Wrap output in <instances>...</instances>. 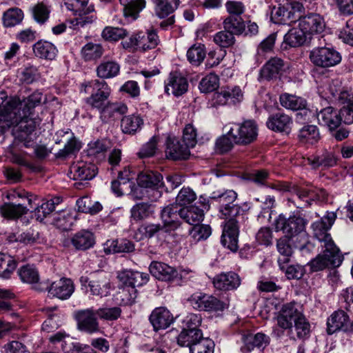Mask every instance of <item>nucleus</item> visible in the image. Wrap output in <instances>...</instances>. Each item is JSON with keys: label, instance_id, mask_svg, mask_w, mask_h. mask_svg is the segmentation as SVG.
<instances>
[{"label": "nucleus", "instance_id": "nucleus-1", "mask_svg": "<svg viewBox=\"0 0 353 353\" xmlns=\"http://www.w3.org/2000/svg\"><path fill=\"white\" fill-rule=\"evenodd\" d=\"M43 94L36 91L27 98L21 101L18 97H7L4 94L0 97V134L10 128V125L16 122V114L14 112L8 114V110H20L21 112L32 114L34 108L40 105L43 99Z\"/></svg>", "mask_w": 353, "mask_h": 353}, {"label": "nucleus", "instance_id": "nucleus-2", "mask_svg": "<svg viewBox=\"0 0 353 353\" xmlns=\"http://www.w3.org/2000/svg\"><path fill=\"white\" fill-rule=\"evenodd\" d=\"M276 320L278 326L283 330L292 329L294 322V328L298 339H305L309 336L310 325L295 303L284 304L279 312Z\"/></svg>", "mask_w": 353, "mask_h": 353}, {"label": "nucleus", "instance_id": "nucleus-3", "mask_svg": "<svg viewBox=\"0 0 353 353\" xmlns=\"http://www.w3.org/2000/svg\"><path fill=\"white\" fill-rule=\"evenodd\" d=\"M307 220L299 214H293L287 217L281 214L274 220V225L276 232H282L283 236L296 240L303 248L307 242L305 230Z\"/></svg>", "mask_w": 353, "mask_h": 353}, {"label": "nucleus", "instance_id": "nucleus-4", "mask_svg": "<svg viewBox=\"0 0 353 353\" xmlns=\"http://www.w3.org/2000/svg\"><path fill=\"white\" fill-rule=\"evenodd\" d=\"M8 114L14 112L16 114V122H14L11 127L16 128L15 131L18 133V139L26 148H30L34 144L35 134H33L37 127L40 125L41 119L39 117H32V114L28 112H23L20 110H8Z\"/></svg>", "mask_w": 353, "mask_h": 353}, {"label": "nucleus", "instance_id": "nucleus-5", "mask_svg": "<svg viewBox=\"0 0 353 353\" xmlns=\"http://www.w3.org/2000/svg\"><path fill=\"white\" fill-rule=\"evenodd\" d=\"M81 93L90 94L85 99L87 105L93 109L99 110L109 102L111 89L103 80L93 79L85 81L81 85Z\"/></svg>", "mask_w": 353, "mask_h": 353}, {"label": "nucleus", "instance_id": "nucleus-6", "mask_svg": "<svg viewBox=\"0 0 353 353\" xmlns=\"http://www.w3.org/2000/svg\"><path fill=\"white\" fill-rule=\"evenodd\" d=\"M210 199L218 203L221 218L245 221L243 210L234 203L237 199V193L235 191L228 190L222 193L213 192Z\"/></svg>", "mask_w": 353, "mask_h": 353}, {"label": "nucleus", "instance_id": "nucleus-7", "mask_svg": "<svg viewBox=\"0 0 353 353\" xmlns=\"http://www.w3.org/2000/svg\"><path fill=\"white\" fill-rule=\"evenodd\" d=\"M224 129H228V134L236 145H249L253 143L258 136V125L254 120L229 123Z\"/></svg>", "mask_w": 353, "mask_h": 353}, {"label": "nucleus", "instance_id": "nucleus-8", "mask_svg": "<svg viewBox=\"0 0 353 353\" xmlns=\"http://www.w3.org/2000/svg\"><path fill=\"white\" fill-rule=\"evenodd\" d=\"M159 42L157 32L151 30L133 34L128 39L121 41V45L129 52L135 50L145 52L154 49Z\"/></svg>", "mask_w": 353, "mask_h": 353}, {"label": "nucleus", "instance_id": "nucleus-9", "mask_svg": "<svg viewBox=\"0 0 353 353\" xmlns=\"http://www.w3.org/2000/svg\"><path fill=\"white\" fill-rule=\"evenodd\" d=\"M90 0H68L67 8L73 12L75 16L72 23L74 26L84 27L94 21V5L89 3Z\"/></svg>", "mask_w": 353, "mask_h": 353}, {"label": "nucleus", "instance_id": "nucleus-10", "mask_svg": "<svg viewBox=\"0 0 353 353\" xmlns=\"http://www.w3.org/2000/svg\"><path fill=\"white\" fill-rule=\"evenodd\" d=\"M310 61L316 67L329 68L341 61V55L334 48L330 46L316 47L310 52Z\"/></svg>", "mask_w": 353, "mask_h": 353}, {"label": "nucleus", "instance_id": "nucleus-11", "mask_svg": "<svg viewBox=\"0 0 353 353\" xmlns=\"http://www.w3.org/2000/svg\"><path fill=\"white\" fill-rule=\"evenodd\" d=\"M188 301L195 310L208 312H222L227 307V304L217 297L196 292L192 294Z\"/></svg>", "mask_w": 353, "mask_h": 353}, {"label": "nucleus", "instance_id": "nucleus-12", "mask_svg": "<svg viewBox=\"0 0 353 353\" xmlns=\"http://www.w3.org/2000/svg\"><path fill=\"white\" fill-rule=\"evenodd\" d=\"M343 261L339 249L336 246L331 248H324L323 254H319L311 260L307 266L310 271L318 272L330 267H339Z\"/></svg>", "mask_w": 353, "mask_h": 353}, {"label": "nucleus", "instance_id": "nucleus-13", "mask_svg": "<svg viewBox=\"0 0 353 353\" xmlns=\"http://www.w3.org/2000/svg\"><path fill=\"white\" fill-rule=\"evenodd\" d=\"M336 215L334 212H328L321 220L316 221L312 224V229L315 238L321 243L323 248H331L336 246L331 236L327 231L333 225Z\"/></svg>", "mask_w": 353, "mask_h": 353}, {"label": "nucleus", "instance_id": "nucleus-14", "mask_svg": "<svg viewBox=\"0 0 353 353\" xmlns=\"http://www.w3.org/2000/svg\"><path fill=\"white\" fill-rule=\"evenodd\" d=\"M243 99V93L240 87H222L212 94L210 100V105L214 108L236 105L240 103Z\"/></svg>", "mask_w": 353, "mask_h": 353}, {"label": "nucleus", "instance_id": "nucleus-15", "mask_svg": "<svg viewBox=\"0 0 353 353\" xmlns=\"http://www.w3.org/2000/svg\"><path fill=\"white\" fill-rule=\"evenodd\" d=\"M301 3L294 1L292 4L291 10L284 6L274 8L271 13V20L277 24H290L296 22L300 18V12L304 9V4L307 0H301Z\"/></svg>", "mask_w": 353, "mask_h": 353}, {"label": "nucleus", "instance_id": "nucleus-16", "mask_svg": "<svg viewBox=\"0 0 353 353\" xmlns=\"http://www.w3.org/2000/svg\"><path fill=\"white\" fill-rule=\"evenodd\" d=\"M37 290H48L52 296L65 300L71 296L74 292V286L71 279L62 278L52 282L50 285L48 283L41 282L38 285Z\"/></svg>", "mask_w": 353, "mask_h": 353}, {"label": "nucleus", "instance_id": "nucleus-17", "mask_svg": "<svg viewBox=\"0 0 353 353\" xmlns=\"http://www.w3.org/2000/svg\"><path fill=\"white\" fill-rule=\"evenodd\" d=\"M338 331L353 332V321L342 310L334 312L327 319V332L332 334Z\"/></svg>", "mask_w": 353, "mask_h": 353}, {"label": "nucleus", "instance_id": "nucleus-18", "mask_svg": "<svg viewBox=\"0 0 353 353\" xmlns=\"http://www.w3.org/2000/svg\"><path fill=\"white\" fill-rule=\"evenodd\" d=\"M79 281L81 287L87 290L89 288V292L93 296L103 297L107 296L110 293V283L105 276H98L92 280L88 276H82Z\"/></svg>", "mask_w": 353, "mask_h": 353}, {"label": "nucleus", "instance_id": "nucleus-19", "mask_svg": "<svg viewBox=\"0 0 353 353\" xmlns=\"http://www.w3.org/2000/svg\"><path fill=\"white\" fill-rule=\"evenodd\" d=\"M243 222L241 219H230L227 221L221 236L222 245L232 252L238 250L239 224Z\"/></svg>", "mask_w": 353, "mask_h": 353}, {"label": "nucleus", "instance_id": "nucleus-20", "mask_svg": "<svg viewBox=\"0 0 353 353\" xmlns=\"http://www.w3.org/2000/svg\"><path fill=\"white\" fill-rule=\"evenodd\" d=\"M96 315V311L94 312L92 309L77 311L75 317L78 329L89 334L98 332L99 327Z\"/></svg>", "mask_w": 353, "mask_h": 353}, {"label": "nucleus", "instance_id": "nucleus-21", "mask_svg": "<svg viewBox=\"0 0 353 353\" xmlns=\"http://www.w3.org/2000/svg\"><path fill=\"white\" fill-rule=\"evenodd\" d=\"M188 83L186 78L179 72H172L165 81V91L168 94L179 97L188 91Z\"/></svg>", "mask_w": 353, "mask_h": 353}, {"label": "nucleus", "instance_id": "nucleus-22", "mask_svg": "<svg viewBox=\"0 0 353 353\" xmlns=\"http://www.w3.org/2000/svg\"><path fill=\"white\" fill-rule=\"evenodd\" d=\"M337 161L338 159L333 152L323 150L304 159V163L310 165L313 169H325L334 167L337 164Z\"/></svg>", "mask_w": 353, "mask_h": 353}, {"label": "nucleus", "instance_id": "nucleus-23", "mask_svg": "<svg viewBox=\"0 0 353 353\" xmlns=\"http://www.w3.org/2000/svg\"><path fill=\"white\" fill-rule=\"evenodd\" d=\"M317 119L320 125L327 126L330 130L336 129L342 122L344 123L341 108L339 111L332 107H327L317 113Z\"/></svg>", "mask_w": 353, "mask_h": 353}, {"label": "nucleus", "instance_id": "nucleus-24", "mask_svg": "<svg viewBox=\"0 0 353 353\" xmlns=\"http://www.w3.org/2000/svg\"><path fill=\"white\" fill-rule=\"evenodd\" d=\"M299 27L303 28L306 32L312 34H320L325 28V22L323 17L317 13H310L305 16H302L300 12Z\"/></svg>", "mask_w": 353, "mask_h": 353}, {"label": "nucleus", "instance_id": "nucleus-25", "mask_svg": "<svg viewBox=\"0 0 353 353\" xmlns=\"http://www.w3.org/2000/svg\"><path fill=\"white\" fill-rule=\"evenodd\" d=\"M149 321L154 331L165 330L174 322L172 314L165 307L154 308L150 316Z\"/></svg>", "mask_w": 353, "mask_h": 353}, {"label": "nucleus", "instance_id": "nucleus-26", "mask_svg": "<svg viewBox=\"0 0 353 353\" xmlns=\"http://www.w3.org/2000/svg\"><path fill=\"white\" fill-rule=\"evenodd\" d=\"M240 276L234 272H222L214 277V287L222 291L236 290L241 285Z\"/></svg>", "mask_w": 353, "mask_h": 353}, {"label": "nucleus", "instance_id": "nucleus-27", "mask_svg": "<svg viewBox=\"0 0 353 353\" xmlns=\"http://www.w3.org/2000/svg\"><path fill=\"white\" fill-rule=\"evenodd\" d=\"M337 103L341 105L344 123H353V90H341L336 97Z\"/></svg>", "mask_w": 353, "mask_h": 353}, {"label": "nucleus", "instance_id": "nucleus-28", "mask_svg": "<svg viewBox=\"0 0 353 353\" xmlns=\"http://www.w3.org/2000/svg\"><path fill=\"white\" fill-rule=\"evenodd\" d=\"M189 148L175 137H168L166 141L165 156L172 160L186 159L190 156Z\"/></svg>", "mask_w": 353, "mask_h": 353}, {"label": "nucleus", "instance_id": "nucleus-29", "mask_svg": "<svg viewBox=\"0 0 353 353\" xmlns=\"http://www.w3.org/2000/svg\"><path fill=\"white\" fill-rule=\"evenodd\" d=\"M292 119L283 112L270 115L266 122L267 127L274 132L290 133L292 125Z\"/></svg>", "mask_w": 353, "mask_h": 353}, {"label": "nucleus", "instance_id": "nucleus-30", "mask_svg": "<svg viewBox=\"0 0 353 353\" xmlns=\"http://www.w3.org/2000/svg\"><path fill=\"white\" fill-rule=\"evenodd\" d=\"M292 245L300 248V244L296 240L290 239L285 236L277 240L276 248L280 254L278 258V263L281 270H283L285 264H287L290 261L293 254Z\"/></svg>", "mask_w": 353, "mask_h": 353}, {"label": "nucleus", "instance_id": "nucleus-31", "mask_svg": "<svg viewBox=\"0 0 353 353\" xmlns=\"http://www.w3.org/2000/svg\"><path fill=\"white\" fill-rule=\"evenodd\" d=\"M292 191L300 201H303V204H296L298 208L309 206L311 201L321 200L325 196V191L323 189L295 187Z\"/></svg>", "mask_w": 353, "mask_h": 353}, {"label": "nucleus", "instance_id": "nucleus-32", "mask_svg": "<svg viewBox=\"0 0 353 353\" xmlns=\"http://www.w3.org/2000/svg\"><path fill=\"white\" fill-rule=\"evenodd\" d=\"M181 208L176 203L170 204L165 207L161 213V218L163 222V226L165 228H170L174 230L181 225L179 219H181Z\"/></svg>", "mask_w": 353, "mask_h": 353}, {"label": "nucleus", "instance_id": "nucleus-33", "mask_svg": "<svg viewBox=\"0 0 353 353\" xmlns=\"http://www.w3.org/2000/svg\"><path fill=\"white\" fill-rule=\"evenodd\" d=\"M150 272L156 279L164 281H171L179 276L177 270L166 263L152 261L149 267Z\"/></svg>", "mask_w": 353, "mask_h": 353}, {"label": "nucleus", "instance_id": "nucleus-34", "mask_svg": "<svg viewBox=\"0 0 353 353\" xmlns=\"http://www.w3.org/2000/svg\"><path fill=\"white\" fill-rule=\"evenodd\" d=\"M97 172V166L90 163L78 161L70 167V173L73 174L74 180H91L96 176Z\"/></svg>", "mask_w": 353, "mask_h": 353}, {"label": "nucleus", "instance_id": "nucleus-35", "mask_svg": "<svg viewBox=\"0 0 353 353\" xmlns=\"http://www.w3.org/2000/svg\"><path fill=\"white\" fill-rule=\"evenodd\" d=\"M243 345L241 347V350L243 353L250 352L254 347L259 349H264L267 347L270 341L268 336L263 333L259 332L256 334H248L243 338Z\"/></svg>", "mask_w": 353, "mask_h": 353}, {"label": "nucleus", "instance_id": "nucleus-36", "mask_svg": "<svg viewBox=\"0 0 353 353\" xmlns=\"http://www.w3.org/2000/svg\"><path fill=\"white\" fill-rule=\"evenodd\" d=\"M128 107L123 103L108 102L103 108L99 110L100 119L103 122L108 123L117 119L121 115L126 113Z\"/></svg>", "mask_w": 353, "mask_h": 353}, {"label": "nucleus", "instance_id": "nucleus-37", "mask_svg": "<svg viewBox=\"0 0 353 353\" xmlns=\"http://www.w3.org/2000/svg\"><path fill=\"white\" fill-rule=\"evenodd\" d=\"M284 61L279 57L270 59L261 68V76L267 80L276 78L284 71Z\"/></svg>", "mask_w": 353, "mask_h": 353}, {"label": "nucleus", "instance_id": "nucleus-38", "mask_svg": "<svg viewBox=\"0 0 353 353\" xmlns=\"http://www.w3.org/2000/svg\"><path fill=\"white\" fill-rule=\"evenodd\" d=\"M71 243L76 250H85L94 245V235L89 230H81L73 235Z\"/></svg>", "mask_w": 353, "mask_h": 353}, {"label": "nucleus", "instance_id": "nucleus-39", "mask_svg": "<svg viewBox=\"0 0 353 353\" xmlns=\"http://www.w3.org/2000/svg\"><path fill=\"white\" fill-rule=\"evenodd\" d=\"M32 49L36 57L43 59L53 60L57 54L54 45L45 40L38 41L33 45Z\"/></svg>", "mask_w": 353, "mask_h": 353}, {"label": "nucleus", "instance_id": "nucleus-40", "mask_svg": "<svg viewBox=\"0 0 353 353\" xmlns=\"http://www.w3.org/2000/svg\"><path fill=\"white\" fill-rule=\"evenodd\" d=\"M162 175L157 172L146 170L141 172L137 176V183L145 188H158L162 184Z\"/></svg>", "mask_w": 353, "mask_h": 353}, {"label": "nucleus", "instance_id": "nucleus-41", "mask_svg": "<svg viewBox=\"0 0 353 353\" xmlns=\"http://www.w3.org/2000/svg\"><path fill=\"white\" fill-rule=\"evenodd\" d=\"M204 339L201 330L185 328L178 336L177 342L181 346L189 347L190 350L194 344Z\"/></svg>", "mask_w": 353, "mask_h": 353}, {"label": "nucleus", "instance_id": "nucleus-42", "mask_svg": "<svg viewBox=\"0 0 353 353\" xmlns=\"http://www.w3.org/2000/svg\"><path fill=\"white\" fill-rule=\"evenodd\" d=\"M120 71L119 64L111 60H103L97 67V75L100 79H111L117 76Z\"/></svg>", "mask_w": 353, "mask_h": 353}, {"label": "nucleus", "instance_id": "nucleus-43", "mask_svg": "<svg viewBox=\"0 0 353 353\" xmlns=\"http://www.w3.org/2000/svg\"><path fill=\"white\" fill-rule=\"evenodd\" d=\"M181 219L187 223L194 225L203 220L204 212L202 209L195 205L181 208Z\"/></svg>", "mask_w": 353, "mask_h": 353}, {"label": "nucleus", "instance_id": "nucleus-44", "mask_svg": "<svg viewBox=\"0 0 353 353\" xmlns=\"http://www.w3.org/2000/svg\"><path fill=\"white\" fill-rule=\"evenodd\" d=\"M28 209L21 204L6 203L0 207V214L8 219H17L27 214Z\"/></svg>", "mask_w": 353, "mask_h": 353}, {"label": "nucleus", "instance_id": "nucleus-45", "mask_svg": "<svg viewBox=\"0 0 353 353\" xmlns=\"http://www.w3.org/2000/svg\"><path fill=\"white\" fill-rule=\"evenodd\" d=\"M279 101L283 107L292 110H303L307 104L304 99L288 93L282 94Z\"/></svg>", "mask_w": 353, "mask_h": 353}, {"label": "nucleus", "instance_id": "nucleus-46", "mask_svg": "<svg viewBox=\"0 0 353 353\" xmlns=\"http://www.w3.org/2000/svg\"><path fill=\"white\" fill-rule=\"evenodd\" d=\"M143 124V119L135 114L125 116L121 121V130L125 134H134L141 129Z\"/></svg>", "mask_w": 353, "mask_h": 353}, {"label": "nucleus", "instance_id": "nucleus-47", "mask_svg": "<svg viewBox=\"0 0 353 353\" xmlns=\"http://www.w3.org/2000/svg\"><path fill=\"white\" fill-rule=\"evenodd\" d=\"M105 252H132L134 250V243L127 239L108 240L105 243Z\"/></svg>", "mask_w": 353, "mask_h": 353}, {"label": "nucleus", "instance_id": "nucleus-48", "mask_svg": "<svg viewBox=\"0 0 353 353\" xmlns=\"http://www.w3.org/2000/svg\"><path fill=\"white\" fill-rule=\"evenodd\" d=\"M17 274L22 282L29 284H36L34 288L37 290L39 280V275L37 270L30 265H26L21 267Z\"/></svg>", "mask_w": 353, "mask_h": 353}, {"label": "nucleus", "instance_id": "nucleus-49", "mask_svg": "<svg viewBox=\"0 0 353 353\" xmlns=\"http://www.w3.org/2000/svg\"><path fill=\"white\" fill-rule=\"evenodd\" d=\"M299 139L302 143L314 144L320 139V132L319 128L314 125H307L303 126L299 133Z\"/></svg>", "mask_w": 353, "mask_h": 353}, {"label": "nucleus", "instance_id": "nucleus-50", "mask_svg": "<svg viewBox=\"0 0 353 353\" xmlns=\"http://www.w3.org/2000/svg\"><path fill=\"white\" fill-rule=\"evenodd\" d=\"M223 28L232 34H241L245 29V22L241 17L228 16L223 22Z\"/></svg>", "mask_w": 353, "mask_h": 353}, {"label": "nucleus", "instance_id": "nucleus-51", "mask_svg": "<svg viewBox=\"0 0 353 353\" xmlns=\"http://www.w3.org/2000/svg\"><path fill=\"white\" fill-rule=\"evenodd\" d=\"M306 32L303 28H293L284 36V41L290 47H299L306 41Z\"/></svg>", "mask_w": 353, "mask_h": 353}, {"label": "nucleus", "instance_id": "nucleus-52", "mask_svg": "<svg viewBox=\"0 0 353 353\" xmlns=\"http://www.w3.org/2000/svg\"><path fill=\"white\" fill-rule=\"evenodd\" d=\"M154 212L152 205L148 203L141 202L134 205L130 210L131 218L135 221L148 218Z\"/></svg>", "mask_w": 353, "mask_h": 353}, {"label": "nucleus", "instance_id": "nucleus-53", "mask_svg": "<svg viewBox=\"0 0 353 353\" xmlns=\"http://www.w3.org/2000/svg\"><path fill=\"white\" fill-rule=\"evenodd\" d=\"M104 52L100 43H88L81 49V53L85 61H94L101 57Z\"/></svg>", "mask_w": 353, "mask_h": 353}, {"label": "nucleus", "instance_id": "nucleus-54", "mask_svg": "<svg viewBox=\"0 0 353 353\" xmlns=\"http://www.w3.org/2000/svg\"><path fill=\"white\" fill-rule=\"evenodd\" d=\"M76 205L79 212L95 214L102 210V205L97 201H93L88 196H83L79 199Z\"/></svg>", "mask_w": 353, "mask_h": 353}, {"label": "nucleus", "instance_id": "nucleus-55", "mask_svg": "<svg viewBox=\"0 0 353 353\" xmlns=\"http://www.w3.org/2000/svg\"><path fill=\"white\" fill-rule=\"evenodd\" d=\"M119 2L123 6L124 14L134 18L145 7V0H119Z\"/></svg>", "mask_w": 353, "mask_h": 353}, {"label": "nucleus", "instance_id": "nucleus-56", "mask_svg": "<svg viewBox=\"0 0 353 353\" xmlns=\"http://www.w3.org/2000/svg\"><path fill=\"white\" fill-rule=\"evenodd\" d=\"M17 268L16 261L10 255L0 253V276L3 279L10 277Z\"/></svg>", "mask_w": 353, "mask_h": 353}, {"label": "nucleus", "instance_id": "nucleus-57", "mask_svg": "<svg viewBox=\"0 0 353 353\" xmlns=\"http://www.w3.org/2000/svg\"><path fill=\"white\" fill-rule=\"evenodd\" d=\"M74 221V216L68 212L63 211L53 214V224L62 230H70Z\"/></svg>", "mask_w": 353, "mask_h": 353}, {"label": "nucleus", "instance_id": "nucleus-58", "mask_svg": "<svg viewBox=\"0 0 353 353\" xmlns=\"http://www.w3.org/2000/svg\"><path fill=\"white\" fill-rule=\"evenodd\" d=\"M205 56V48L203 44L193 45L187 52L188 60L194 65H199Z\"/></svg>", "mask_w": 353, "mask_h": 353}, {"label": "nucleus", "instance_id": "nucleus-59", "mask_svg": "<svg viewBox=\"0 0 353 353\" xmlns=\"http://www.w3.org/2000/svg\"><path fill=\"white\" fill-rule=\"evenodd\" d=\"M179 2V0H173L172 2L165 0L154 3L157 15L159 18L166 17L178 8Z\"/></svg>", "mask_w": 353, "mask_h": 353}, {"label": "nucleus", "instance_id": "nucleus-60", "mask_svg": "<svg viewBox=\"0 0 353 353\" xmlns=\"http://www.w3.org/2000/svg\"><path fill=\"white\" fill-rule=\"evenodd\" d=\"M3 19L5 26L12 27L22 21L23 19V13L19 8H10L4 12Z\"/></svg>", "mask_w": 353, "mask_h": 353}, {"label": "nucleus", "instance_id": "nucleus-61", "mask_svg": "<svg viewBox=\"0 0 353 353\" xmlns=\"http://www.w3.org/2000/svg\"><path fill=\"white\" fill-rule=\"evenodd\" d=\"M128 34V31L122 28L107 26L102 32L101 37L106 41H117L123 39Z\"/></svg>", "mask_w": 353, "mask_h": 353}, {"label": "nucleus", "instance_id": "nucleus-62", "mask_svg": "<svg viewBox=\"0 0 353 353\" xmlns=\"http://www.w3.org/2000/svg\"><path fill=\"white\" fill-rule=\"evenodd\" d=\"M219 85V77L215 74L210 73L201 79L199 87L201 92L208 93L215 90Z\"/></svg>", "mask_w": 353, "mask_h": 353}, {"label": "nucleus", "instance_id": "nucleus-63", "mask_svg": "<svg viewBox=\"0 0 353 353\" xmlns=\"http://www.w3.org/2000/svg\"><path fill=\"white\" fill-rule=\"evenodd\" d=\"M81 148V143L74 137L70 139L64 148L56 154L57 158L65 159L77 153Z\"/></svg>", "mask_w": 353, "mask_h": 353}, {"label": "nucleus", "instance_id": "nucleus-64", "mask_svg": "<svg viewBox=\"0 0 353 353\" xmlns=\"http://www.w3.org/2000/svg\"><path fill=\"white\" fill-rule=\"evenodd\" d=\"M189 232L196 241H199L207 239L211 235L212 229L209 225L199 223L191 228Z\"/></svg>", "mask_w": 353, "mask_h": 353}]
</instances>
